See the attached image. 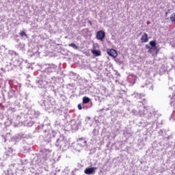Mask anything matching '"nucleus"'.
Returning <instances> with one entry per match:
<instances>
[{
	"instance_id": "f257e3e1",
	"label": "nucleus",
	"mask_w": 175,
	"mask_h": 175,
	"mask_svg": "<svg viewBox=\"0 0 175 175\" xmlns=\"http://www.w3.org/2000/svg\"><path fill=\"white\" fill-rule=\"evenodd\" d=\"M149 44L150 46H151V47L148 46V45H146L147 49H149L148 53H152V47L154 51H156V54H158V53H159V49L157 47V42H155V41H150L149 42Z\"/></svg>"
},
{
	"instance_id": "f03ea898",
	"label": "nucleus",
	"mask_w": 175,
	"mask_h": 175,
	"mask_svg": "<svg viewBox=\"0 0 175 175\" xmlns=\"http://www.w3.org/2000/svg\"><path fill=\"white\" fill-rule=\"evenodd\" d=\"M96 38L97 40H100L101 42H103V40L105 38H106V33L103 31V30H100L96 33Z\"/></svg>"
},
{
	"instance_id": "7ed1b4c3",
	"label": "nucleus",
	"mask_w": 175,
	"mask_h": 175,
	"mask_svg": "<svg viewBox=\"0 0 175 175\" xmlns=\"http://www.w3.org/2000/svg\"><path fill=\"white\" fill-rule=\"evenodd\" d=\"M50 157H51V151L49 150H44L42 152V158L44 161H47Z\"/></svg>"
},
{
	"instance_id": "20e7f679",
	"label": "nucleus",
	"mask_w": 175,
	"mask_h": 175,
	"mask_svg": "<svg viewBox=\"0 0 175 175\" xmlns=\"http://www.w3.org/2000/svg\"><path fill=\"white\" fill-rule=\"evenodd\" d=\"M107 53L108 55L110 57H113V58H116L118 54L117 53V51L116 49H107Z\"/></svg>"
},
{
	"instance_id": "39448f33",
	"label": "nucleus",
	"mask_w": 175,
	"mask_h": 175,
	"mask_svg": "<svg viewBox=\"0 0 175 175\" xmlns=\"http://www.w3.org/2000/svg\"><path fill=\"white\" fill-rule=\"evenodd\" d=\"M142 43H147L148 42V34L147 33H144L141 37Z\"/></svg>"
},
{
	"instance_id": "423d86ee",
	"label": "nucleus",
	"mask_w": 175,
	"mask_h": 175,
	"mask_svg": "<svg viewBox=\"0 0 175 175\" xmlns=\"http://www.w3.org/2000/svg\"><path fill=\"white\" fill-rule=\"evenodd\" d=\"M95 169L96 167H88L85 170V174H92V173H94Z\"/></svg>"
},
{
	"instance_id": "0eeeda50",
	"label": "nucleus",
	"mask_w": 175,
	"mask_h": 175,
	"mask_svg": "<svg viewBox=\"0 0 175 175\" xmlns=\"http://www.w3.org/2000/svg\"><path fill=\"white\" fill-rule=\"evenodd\" d=\"M92 54H94L96 57H99V56L102 55V53L100 52V51H98V50H92Z\"/></svg>"
},
{
	"instance_id": "6e6552de",
	"label": "nucleus",
	"mask_w": 175,
	"mask_h": 175,
	"mask_svg": "<svg viewBox=\"0 0 175 175\" xmlns=\"http://www.w3.org/2000/svg\"><path fill=\"white\" fill-rule=\"evenodd\" d=\"M170 18V21H172V23H174V24H175V12L171 14Z\"/></svg>"
},
{
	"instance_id": "1a4fd4ad",
	"label": "nucleus",
	"mask_w": 175,
	"mask_h": 175,
	"mask_svg": "<svg viewBox=\"0 0 175 175\" xmlns=\"http://www.w3.org/2000/svg\"><path fill=\"white\" fill-rule=\"evenodd\" d=\"M83 103L85 104V103H90V98L87 97V96H84L83 98Z\"/></svg>"
},
{
	"instance_id": "9d476101",
	"label": "nucleus",
	"mask_w": 175,
	"mask_h": 175,
	"mask_svg": "<svg viewBox=\"0 0 175 175\" xmlns=\"http://www.w3.org/2000/svg\"><path fill=\"white\" fill-rule=\"evenodd\" d=\"M69 47H72V49H77V45L75 43H71L68 44Z\"/></svg>"
},
{
	"instance_id": "9b49d317",
	"label": "nucleus",
	"mask_w": 175,
	"mask_h": 175,
	"mask_svg": "<svg viewBox=\"0 0 175 175\" xmlns=\"http://www.w3.org/2000/svg\"><path fill=\"white\" fill-rule=\"evenodd\" d=\"M20 36H21L23 38V36H27V33H25V31H22L19 33Z\"/></svg>"
},
{
	"instance_id": "f8f14e48",
	"label": "nucleus",
	"mask_w": 175,
	"mask_h": 175,
	"mask_svg": "<svg viewBox=\"0 0 175 175\" xmlns=\"http://www.w3.org/2000/svg\"><path fill=\"white\" fill-rule=\"evenodd\" d=\"M78 109L79 110H81L83 109V107H81V104L78 105Z\"/></svg>"
},
{
	"instance_id": "ddd939ff",
	"label": "nucleus",
	"mask_w": 175,
	"mask_h": 175,
	"mask_svg": "<svg viewBox=\"0 0 175 175\" xmlns=\"http://www.w3.org/2000/svg\"><path fill=\"white\" fill-rule=\"evenodd\" d=\"M88 23H90V25L92 26V22L91 21H88Z\"/></svg>"
}]
</instances>
